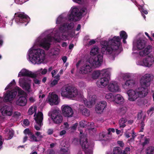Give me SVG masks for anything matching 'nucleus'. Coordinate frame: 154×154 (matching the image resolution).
I'll use <instances>...</instances> for the list:
<instances>
[{"instance_id":"45","label":"nucleus","mask_w":154,"mask_h":154,"mask_svg":"<svg viewBox=\"0 0 154 154\" xmlns=\"http://www.w3.org/2000/svg\"><path fill=\"white\" fill-rule=\"evenodd\" d=\"M33 81L34 82L35 84L37 85H39L40 84V81L39 80L37 79V78H35L33 79Z\"/></svg>"},{"instance_id":"52","label":"nucleus","mask_w":154,"mask_h":154,"mask_svg":"<svg viewBox=\"0 0 154 154\" xmlns=\"http://www.w3.org/2000/svg\"><path fill=\"white\" fill-rule=\"evenodd\" d=\"M153 111H154V106L151 107L150 109L147 110V113L148 114H149L151 112Z\"/></svg>"},{"instance_id":"12","label":"nucleus","mask_w":154,"mask_h":154,"mask_svg":"<svg viewBox=\"0 0 154 154\" xmlns=\"http://www.w3.org/2000/svg\"><path fill=\"white\" fill-rule=\"evenodd\" d=\"M151 80V78L150 74H145L141 78L140 80L141 87L146 88L149 86Z\"/></svg>"},{"instance_id":"18","label":"nucleus","mask_w":154,"mask_h":154,"mask_svg":"<svg viewBox=\"0 0 154 154\" xmlns=\"http://www.w3.org/2000/svg\"><path fill=\"white\" fill-rule=\"evenodd\" d=\"M52 40V37L51 36H48L42 40L40 45L45 49L48 50L50 47V42Z\"/></svg>"},{"instance_id":"32","label":"nucleus","mask_w":154,"mask_h":154,"mask_svg":"<svg viewBox=\"0 0 154 154\" xmlns=\"http://www.w3.org/2000/svg\"><path fill=\"white\" fill-rule=\"evenodd\" d=\"M146 154H154V147L151 146L147 148L146 151Z\"/></svg>"},{"instance_id":"28","label":"nucleus","mask_w":154,"mask_h":154,"mask_svg":"<svg viewBox=\"0 0 154 154\" xmlns=\"http://www.w3.org/2000/svg\"><path fill=\"white\" fill-rule=\"evenodd\" d=\"M135 84V81L133 79H129L127 80L125 83V85L130 88H131L134 87Z\"/></svg>"},{"instance_id":"30","label":"nucleus","mask_w":154,"mask_h":154,"mask_svg":"<svg viewBox=\"0 0 154 154\" xmlns=\"http://www.w3.org/2000/svg\"><path fill=\"white\" fill-rule=\"evenodd\" d=\"M36 110L37 107L36 106H31L29 108V115H32L34 113V116H35L36 114Z\"/></svg>"},{"instance_id":"23","label":"nucleus","mask_w":154,"mask_h":154,"mask_svg":"<svg viewBox=\"0 0 154 154\" xmlns=\"http://www.w3.org/2000/svg\"><path fill=\"white\" fill-rule=\"evenodd\" d=\"M146 42L144 40L139 38L137 42V47L139 50H141L143 49L145 46Z\"/></svg>"},{"instance_id":"53","label":"nucleus","mask_w":154,"mask_h":154,"mask_svg":"<svg viewBox=\"0 0 154 154\" xmlns=\"http://www.w3.org/2000/svg\"><path fill=\"white\" fill-rule=\"evenodd\" d=\"M58 81L56 79H54L51 83V84L52 85L54 86L57 84Z\"/></svg>"},{"instance_id":"47","label":"nucleus","mask_w":154,"mask_h":154,"mask_svg":"<svg viewBox=\"0 0 154 154\" xmlns=\"http://www.w3.org/2000/svg\"><path fill=\"white\" fill-rule=\"evenodd\" d=\"M96 43V41L95 40L93 39L90 40L88 42V45H91Z\"/></svg>"},{"instance_id":"37","label":"nucleus","mask_w":154,"mask_h":154,"mask_svg":"<svg viewBox=\"0 0 154 154\" xmlns=\"http://www.w3.org/2000/svg\"><path fill=\"white\" fill-rule=\"evenodd\" d=\"M127 110V108L125 106H123L121 107L119 110L120 114L121 116L125 114Z\"/></svg>"},{"instance_id":"63","label":"nucleus","mask_w":154,"mask_h":154,"mask_svg":"<svg viewBox=\"0 0 154 154\" xmlns=\"http://www.w3.org/2000/svg\"><path fill=\"white\" fill-rule=\"evenodd\" d=\"M141 12L142 13H143V14H147L148 13L147 11L143 8L142 9Z\"/></svg>"},{"instance_id":"21","label":"nucleus","mask_w":154,"mask_h":154,"mask_svg":"<svg viewBox=\"0 0 154 154\" xmlns=\"http://www.w3.org/2000/svg\"><path fill=\"white\" fill-rule=\"evenodd\" d=\"M109 90L112 92H119L120 88L117 83L116 82L110 83L108 85Z\"/></svg>"},{"instance_id":"22","label":"nucleus","mask_w":154,"mask_h":154,"mask_svg":"<svg viewBox=\"0 0 154 154\" xmlns=\"http://www.w3.org/2000/svg\"><path fill=\"white\" fill-rule=\"evenodd\" d=\"M91 70L92 69L91 66L85 64L81 68L79 72L80 73L86 74L90 72Z\"/></svg>"},{"instance_id":"26","label":"nucleus","mask_w":154,"mask_h":154,"mask_svg":"<svg viewBox=\"0 0 154 154\" xmlns=\"http://www.w3.org/2000/svg\"><path fill=\"white\" fill-rule=\"evenodd\" d=\"M105 71H106V69H103L101 71L97 70L94 71L92 74V78L94 79H96L100 75H104L103 74Z\"/></svg>"},{"instance_id":"15","label":"nucleus","mask_w":154,"mask_h":154,"mask_svg":"<svg viewBox=\"0 0 154 154\" xmlns=\"http://www.w3.org/2000/svg\"><path fill=\"white\" fill-rule=\"evenodd\" d=\"M43 119V116L42 113L41 112H38L36 116L34 118L35 122L38 125H35L34 126L36 130L39 131L40 130L43 125L42 123Z\"/></svg>"},{"instance_id":"31","label":"nucleus","mask_w":154,"mask_h":154,"mask_svg":"<svg viewBox=\"0 0 154 154\" xmlns=\"http://www.w3.org/2000/svg\"><path fill=\"white\" fill-rule=\"evenodd\" d=\"M89 124V122L83 120L80 122L79 125L80 127L82 128H84L85 127L89 126L90 125Z\"/></svg>"},{"instance_id":"40","label":"nucleus","mask_w":154,"mask_h":154,"mask_svg":"<svg viewBox=\"0 0 154 154\" xmlns=\"http://www.w3.org/2000/svg\"><path fill=\"white\" fill-rule=\"evenodd\" d=\"M37 76L38 74H37L29 71V77L33 78V79L35 78H37Z\"/></svg>"},{"instance_id":"51","label":"nucleus","mask_w":154,"mask_h":154,"mask_svg":"<svg viewBox=\"0 0 154 154\" xmlns=\"http://www.w3.org/2000/svg\"><path fill=\"white\" fill-rule=\"evenodd\" d=\"M141 125L140 128L141 129L140 130V131L142 132L143 131L142 130L144 129V127L145 126L143 120L141 123Z\"/></svg>"},{"instance_id":"4","label":"nucleus","mask_w":154,"mask_h":154,"mask_svg":"<svg viewBox=\"0 0 154 154\" xmlns=\"http://www.w3.org/2000/svg\"><path fill=\"white\" fill-rule=\"evenodd\" d=\"M29 61L33 64H39L43 62L45 59V51L41 49H37L33 50L29 49Z\"/></svg>"},{"instance_id":"27","label":"nucleus","mask_w":154,"mask_h":154,"mask_svg":"<svg viewBox=\"0 0 154 154\" xmlns=\"http://www.w3.org/2000/svg\"><path fill=\"white\" fill-rule=\"evenodd\" d=\"M114 100L116 103L118 104H121L122 103V101H123V98L120 94H117Z\"/></svg>"},{"instance_id":"58","label":"nucleus","mask_w":154,"mask_h":154,"mask_svg":"<svg viewBox=\"0 0 154 154\" xmlns=\"http://www.w3.org/2000/svg\"><path fill=\"white\" fill-rule=\"evenodd\" d=\"M60 75L59 74H57V75L54 76L53 77L54 79H56L58 81L60 79Z\"/></svg>"},{"instance_id":"57","label":"nucleus","mask_w":154,"mask_h":154,"mask_svg":"<svg viewBox=\"0 0 154 154\" xmlns=\"http://www.w3.org/2000/svg\"><path fill=\"white\" fill-rule=\"evenodd\" d=\"M58 71L57 70H53L51 72V74L52 75V77H53L54 75H55L57 73V72Z\"/></svg>"},{"instance_id":"44","label":"nucleus","mask_w":154,"mask_h":154,"mask_svg":"<svg viewBox=\"0 0 154 154\" xmlns=\"http://www.w3.org/2000/svg\"><path fill=\"white\" fill-rule=\"evenodd\" d=\"M149 139L146 137H145V140L144 142L143 143V146H145L146 144L149 143Z\"/></svg>"},{"instance_id":"29","label":"nucleus","mask_w":154,"mask_h":154,"mask_svg":"<svg viewBox=\"0 0 154 154\" xmlns=\"http://www.w3.org/2000/svg\"><path fill=\"white\" fill-rule=\"evenodd\" d=\"M127 120L125 118H122L119 121V123L120 128H124L126 126L125 123Z\"/></svg>"},{"instance_id":"64","label":"nucleus","mask_w":154,"mask_h":154,"mask_svg":"<svg viewBox=\"0 0 154 154\" xmlns=\"http://www.w3.org/2000/svg\"><path fill=\"white\" fill-rule=\"evenodd\" d=\"M145 35L147 36L148 38L151 41H153V40L152 39V38L149 35V34L146 32H145Z\"/></svg>"},{"instance_id":"43","label":"nucleus","mask_w":154,"mask_h":154,"mask_svg":"<svg viewBox=\"0 0 154 154\" xmlns=\"http://www.w3.org/2000/svg\"><path fill=\"white\" fill-rule=\"evenodd\" d=\"M8 134L9 135V136L8 137V139H10L13 137V136L14 134V133L12 130H10Z\"/></svg>"},{"instance_id":"38","label":"nucleus","mask_w":154,"mask_h":154,"mask_svg":"<svg viewBox=\"0 0 154 154\" xmlns=\"http://www.w3.org/2000/svg\"><path fill=\"white\" fill-rule=\"evenodd\" d=\"M113 153L115 154H121V149L119 147H115L113 149Z\"/></svg>"},{"instance_id":"41","label":"nucleus","mask_w":154,"mask_h":154,"mask_svg":"<svg viewBox=\"0 0 154 154\" xmlns=\"http://www.w3.org/2000/svg\"><path fill=\"white\" fill-rule=\"evenodd\" d=\"M63 21V18L61 16L59 17L57 19L56 21V23L60 24L62 23Z\"/></svg>"},{"instance_id":"16","label":"nucleus","mask_w":154,"mask_h":154,"mask_svg":"<svg viewBox=\"0 0 154 154\" xmlns=\"http://www.w3.org/2000/svg\"><path fill=\"white\" fill-rule=\"evenodd\" d=\"M154 62L153 57L148 56L143 59V60L139 61L138 64L140 66L149 67Z\"/></svg>"},{"instance_id":"55","label":"nucleus","mask_w":154,"mask_h":154,"mask_svg":"<svg viewBox=\"0 0 154 154\" xmlns=\"http://www.w3.org/2000/svg\"><path fill=\"white\" fill-rule=\"evenodd\" d=\"M35 101V98L33 97H29V102L33 103Z\"/></svg>"},{"instance_id":"49","label":"nucleus","mask_w":154,"mask_h":154,"mask_svg":"<svg viewBox=\"0 0 154 154\" xmlns=\"http://www.w3.org/2000/svg\"><path fill=\"white\" fill-rule=\"evenodd\" d=\"M117 143L121 147H123L124 146V144L122 141H117Z\"/></svg>"},{"instance_id":"19","label":"nucleus","mask_w":154,"mask_h":154,"mask_svg":"<svg viewBox=\"0 0 154 154\" xmlns=\"http://www.w3.org/2000/svg\"><path fill=\"white\" fill-rule=\"evenodd\" d=\"M58 99V96L54 94H52L48 97V101L51 105H57L59 103Z\"/></svg>"},{"instance_id":"10","label":"nucleus","mask_w":154,"mask_h":154,"mask_svg":"<svg viewBox=\"0 0 154 154\" xmlns=\"http://www.w3.org/2000/svg\"><path fill=\"white\" fill-rule=\"evenodd\" d=\"M82 13L77 8H74L71 10L70 13L68 15V19L70 21H78L81 18Z\"/></svg>"},{"instance_id":"34","label":"nucleus","mask_w":154,"mask_h":154,"mask_svg":"<svg viewBox=\"0 0 154 154\" xmlns=\"http://www.w3.org/2000/svg\"><path fill=\"white\" fill-rule=\"evenodd\" d=\"M59 30L60 32L63 33L65 32L67 30L65 23L60 27Z\"/></svg>"},{"instance_id":"61","label":"nucleus","mask_w":154,"mask_h":154,"mask_svg":"<svg viewBox=\"0 0 154 154\" xmlns=\"http://www.w3.org/2000/svg\"><path fill=\"white\" fill-rule=\"evenodd\" d=\"M62 37L65 40V39H67L68 36L67 35H65L64 33H63L62 35Z\"/></svg>"},{"instance_id":"13","label":"nucleus","mask_w":154,"mask_h":154,"mask_svg":"<svg viewBox=\"0 0 154 154\" xmlns=\"http://www.w3.org/2000/svg\"><path fill=\"white\" fill-rule=\"evenodd\" d=\"M103 75H103V77L98 80L97 82V85L99 87L105 86L109 83V79L110 78V75L109 72L105 71Z\"/></svg>"},{"instance_id":"48","label":"nucleus","mask_w":154,"mask_h":154,"mask_svg":"<svg viewBox=\"0 0 154 154\" xmlns=\"http://www.w3.org/2000/svg\"><path fill=\"white\" fill-rule=\"evenodd\" d=\"M41 70H42L41 72L42 75H45L46 74L48 70L46 69H43L42 68L41 69Z\"/></svg>"},{"instance_id":"7","label":"nucleus","mask_w":154,"mask_h":154,"mask_svg":"<svg viewBox=\"0 0 154 154\" xmlns=\"http://www.w3.org/2000/svg\"><path fill=\"white\" fill-rule=\"evenodd\" d=\"M78 94L77 90L71 86L66 85L61 89V95L64 97H75Z\"/></svg>"},{"instance_id":"60","label":"nucleus","mask_w":154,"mask_h":154,"mask_svg":"<svg viewBox=\"0 0 154 154\" xmlns=\"http://www.w3.org/2000/svg\"><path fill=\"white\" fill-rule=\"evenodd\" d=\"M78 125V123H75L72 127V128L73 130H75Z\"/></svg>"},{"instance_id":"54","label":"nucleus","mask_w":154,"mask_h":154,"mask_svg":"<svg viewBox=\"0 0 154 154\" xmlns=\"http://www.w3.org/2000/svg\"><path fill=\"white\" fill-rule=\"evenodd\" d=\"M142 112H139L137 113V119H141L142 118Z\"/></svg>"},{"instance_id":"11","label":"nucleus","mask_w":154,"mask_h":154,"mask_svg":"<svg viewBox=\"0 0 154 154\" xmlns=\"http://www.w3.org/2000/svg\"><path fill=\"white\" fill-rule=\"evenodd\" d=\"M51 118L53 123L58 125H60L63 120V117L59 110H54L51 115Z\"/></svg>"},{"instance_id":"25","label":"nucleus","mask_w":154,"mask_h":154,"mask_svg":"<svg viewBox=\"0 0 154 154\" xmlns=\"http://www.w3.org/2000/svg\"><path fill=\"white\" fill-rule=\"evenodd\" d=\"M95 96L93 95L92 96L91 100L84 101L85 104L86 106L88 108H91L92 106L95 104L96 99L95 98Z\"/></svg>"},{"instance_id":"39","label":"nucleus","mask_w":154,"mask_h":154,"mask_svg":"<svg viewBox=\"0 0 154 154\" xmlns=\"http://www.w3.org/2000/svg\"><path fill=\"white\" fill-rule=\"evenodd\" d=\"M29 135H30V138L33 141L38 142V140L37 139L35 135L33 134L30 131H29Z\"/></svg>"},{"instance_id":"14","label":"nucleus","mask_w":154,"mask_h":154,"mask_svg":"<svg viewBox=\"0 0 154 154\" xmlns=\"http://www.w3.org/2000/svg\"><path fill=\"white\" fill-rule=\"evenodd\" d=\"M62 114L63 116L67 118L72 117L73 115V111L72 108L67 105H62L61 107Z\"/></svg>"},{"instance_id":"20","label":"nucleus","mask_w":154,"mask_h":154,"mask_svg":"<svg viewBox=\"0 0 154 154\" xmlns=\"http://www.w3.org/2000/svg\"><path fill=\"white\" fill-rule=\"evenodd\" d=\"M106 102L105 101H101L98 103L96 106V111L98 113L102 112L106 106Z\"/></svg>"},{"instance_id":"6","label":"nucleus","mask_w":154,"mask_h":154,"mask_svg":"<svg viewBox=\"0 0 154 154\" xmlns=\"http://www.w3.org/2000/svg\"><path fill=\"white\" fill-rule=\"evenodd\" d=\"M29 75L28 70L24 69H22L19 73L18 77H24L19 79V83L20 86L23 89L29 91V80L28 77H26Z\"/></svg>"},{"instance_id":"46","label":"nucleus","mask_w":154,"mask_h":154,"mask_svg":"<svg viewBox=\"0 0 154 154\" xmlns=\"http://www.w3.org/2000/svg\"><path fill=\"white\" fill-rule=\"evenodd\" d=\"M29 125V122L28 119H25L23 122V125L24 126L28 125Z\"/></svg>"},{"instance_id":"24","label":"nucleus","mask_w":154,"mask_h":154,"mask_svg":"<svg viewBox=\"0 0 154 154\" xmlns=\"http://www.w3.org/2000/svg\"><path fill=\"white\" fill-rule=\"evenodd\" d=\"M79 112L83 115L88 116L90 115L89 110L86 108L84 106H81L79 109Z\"/></svg>"},{"instance_id":"42","label":"nucleus","mask_w":154,"mask_h":154,"mask_svg":"<svg viewBox=\"0 0 154 154\" xmlns=\"http://www.w3.org/2000/svg\"><path fill=\"white\" fill-rule=\"evenodd\" d=\"M27 1L28 0H14V2L17 4L21 5Z\"/></svg>"},{"instance_id":"2","label":"nucleus","mask_w":154,"mask_h":154,"mask_svg":"<svg viewBox=\"0 0 154 154\" xmlns=\"http://www.w3.org/2000/svg\"><path fill=\"white\" fill-rule=\"evenodd\" d=\"M15 80L13 79L6 87L5 90L8 89L12 90L7 91L6 93L4 94V99L0 97V103L3 101L8 102L12 100L15 97L17 92L19 98L16 101V104L20 106H24L26 105V94L19 87H15Z\"/></svg>"},{"instance_id":"59","label":"nucleus","mask_w":154,"mask_h":154,"mask_svg":"<svg viewBox=\"0 0 154 154\" xmlns=\"http://www.w3.org/2000/svg\"><path fill=\"white\" fill-rule=\"evenodd\" d=\"M99 136L101 139H102L105 137V134L103 133H100L99 134Z\"/></svg>"},{"instance_id":"36","label":"nucleus","mask_w":154,"mask_h":154,"mask_svg":"<svg viewBox=\"0 0 154 154\" xmlns=\"http://www.w3.org/2000/svg\"><path fill=\"white\" fill-rule=\"evenodd\" d=\"M66 26V27L67 30H70L73 28L74 26V23L73 22H71L69 23H65Z\"/></svg>"},{"instance_id":"35","label":"nucleus","mask_w":154,"mask_h":154,"mask_svg":"<svg viewBox=\"0 0 154 154\" xmlns=\"http://www.w3.org/2000/svg\"><path fill=\"white\" fill-rule=\"evenodd\" d=\"M105 98L109 101H111L114 100V97L112 94L111 93H109L106 94Z\"/></svg>"},{"instance_id":"5","label":"nucleus","mask_w":154,"mask_h":154,"mask_svg":"<svg viewBox=\"0 0 154 154\" xmlns=\"http://www.w3.org/2000/svg\"><path fill=\"white\" fill-rule=\"evenodd\" d=\"M148 89L142 87H139L135 90L131 89L127 91L128 100L130 101H134L139 97L143 98L146 96L148 94Z\"/></svg>"},{"instance_id":"56","label":"nucleus","mask_w":154,"mask_h":154,"mask_svg":"<svg viewBox=\"0 0 154 154\" xmlns=\"http://www.w3.org/2000/svg\"><path fill=\"white\" fill-rule=\"evenodd\" d=\"M53 132V130L52 129H49L47 133L49 135L52 134Z\"/></svg>"},{"instance_id":"9","label":"nucleus","mask_w":154,"mask_h":154,"mask_svg":"<svg viewBox=\"0 0 154 154\" xmlns=\"http://www.w3.org/2000/svg\"><path fill=\"white\" fill-rule=\"evenodd\" d=\"M28 16L23 12H18L15 14L14 17L16 22L23 26H26L29 23Z\"/></svg>"},{"instance_id":"50","label":"nucleus","mask_w":154,"mask_h":154,"mask_svg":"<svg viewBox=\"0 0 154 154\" xmlns=\"http://www.w3.org/2000/svg\"><path fill=\"white\" fill-rule=\"evenodd\" d=\"M24 133L25 135L29 136V129L26 128L24 131Z\"/></svg>"},{"instance_id":"17","label":"nucleus","mask_w":154,"mask_h":154,"mask_svg":"<svg viewBox=\"0 0 154 154\" xmlns=\"http://www.w3.org/2000/svg\"><path fill=\"white\" fill-rule=\"evenodd\" d=\"M13 109L10 106L5 105L0 109V112L3 116H11L13 114Z\"/></svg>"},{"instance_id":"8","label":"nucleus","mask_w":154,"mask_h":154,"mask_svg":"<svg viewBox=\"0 0 154 154\" xmlns=\"http://www.w3.org/2000/svg\"><path fill=\"white\" fill-rule=\"evenodd\" d=\"M80 143L85 154H93L92 146L88 140L86 136H81Z\"/></svg>"},{"instance_id":"3","label":"nucleus","mask_w":154,"mask_h":154,"mask_svg":"<svg viewBox=\"0 0 154 154\" xmlns=\"http://www.w3.org/2000/svg\"><path fill=\"white\" fill-rule=\"evenodd\" d=\"M99 48L97 46H94L91 49L90 54L91 55H93L94 56L92 59L90 60V63L91 65L94 68H97L99 67L101 64V63L103 62V54L101 52L102 54H100L97 56H95L97 54L99 53ZM101 52H102L101 51ZM108 55L109 54H108ZM110 58L112 60V57L110 55Z\"/></svg>"},{"instance_id":"33","label":"nucleus","mask_w":154,"mask_h":154,"mask_svg":"<svg viewBox=\"0 0 154 154\" xmlns=\"http://www.w3.org/2000/svg\"><path fill=\"white\" fill-rule=\"evenodd\" d=\"M147 48H145L143 50L140 51L139 53L140 56H145L148 54L150 51H148Z\"/></svg>"},{"instance_id":"1","label":"nucleus","mask_w":154,"mask_h":154,"mask_svg":"<svg viewBox=\"0 0 154 154\" xmlns=\"http://www.w3.org/2000/svg\"><path fill=\"white\" fill-rule=\"evenodd\" d=\"M120 36H114L112 39H109L108 41L106 40L101 42V51L104 54H109L112 57V59L114 60L116 57L121 51L120 47L121 45V39L127 38L128 35L123 30L120 32Z\"/></svg>"},{"instance_id":"62","label":"nucleus","mask_w":154,"mask_h":154,"mask_svg":"<svg viewBox=\"0 0 154 154\" xmlns=\"http://www.w3.org/2000/svg\"><path fill=\"white\" fill-rule=\"evenodd\" d=\"M20 113L19 112H14V116L15 117H18L20 116Z\"/></svg>"}]
</instances>
